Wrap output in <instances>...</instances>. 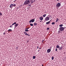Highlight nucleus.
<instances>
[{"mask_svg":"<svg viewBox=\"0 0 66 66\" xmlns=\"http://www.w3.org/2000/svg\"><path fill=\"white\" fill-rule=\"evenodd\" d=\"M55 23L54 22H53L51 24L52 25H54V24H55Z\"/></svg>","mask_w":66,"mask_h":66,"instance_id":"obj_18","label":"nucleus"},{"mask_svg":"<svg viewBox=\"0 0 66 66\" xmlns=\"http://www.w3.org/2000/svg\"><path fill=\"white\" fill-rule=\"evenodd\" d=\"M19 25V24L18 23L15 24L14 25V28H16V27H18V26Z\"/></svg>","mask_w":66,"mask_h":66,"instance_id":"obj_7","label":"nucleus"},{"mask_svg":"<svg viewBox=\"0 0 66 66\" xmlns=\"http://www.w3.org/2000/svg\"><path fill=\"white\" fill-rule=\"evenodd\" d=\"M16 4H11L10 5V8H13V7H15L16 6Z\"/></svg>","mask_w":66,"mask_h":66,"instance_id":"obj_2","label":"nucleus"},{"mask_svg":"<svg viewBox=\"0 0 66 66\" xmlns=\"http://www.w3.org/2000/svg\"><path fill=\"white\" fill-rule=\"evenodd\" d=\"M31 6V5H29V6Z\"/></svg>","mask_w":66,"mask_h":66,"instance_id":"obj_36","label":"nucleus"},{"mask_svg":"<svg viewBox=\"0 0 66 66\" xmlns=\"http://www.w3.org/2000/svg\"><path fill=\"white\" fill-rule=\"evenodd\" d=\"M47 15V14H45L43 15V17H45L46 16V15Z\"/></svg>","mask_w":66,"mask_h":66,"instance_id":"obj_19","label":"nucleus"},{"mask_svg":"<svg viewBox=\"0 0 66 66\" xmlns=\"http://www.w3.org/2000/svg\"><path fill=\"white\" fill-rule=\"evenodd\" d=\"M43 41H44V40H43L42 41V42H43Z\"/></svg>","mask_w":66,"mask_h":66,"instance_id":"obj_38","label":"nucleus"},{"mask_svg":"<svg viewBox=\"0 0 66 66\" xmlns=\"http://www.w3.org/2000/svg\"><path fill=\"white\" fill-rule=\"evenodd\" d=\"M25 31H26V32H28V31H29V30H28L27 29H25Z\"/></svg>","mask_w":66,"mask_h":66,"instance_id":"obj_22","label":"nucleus"},{"mask_svg":"<svg viewBox=\"0 0 66 66\" xmlns=\"http://www.w3.org/2000/svg\"><path fill=\"white\" fill-rule=\"evenodd\" d=\"M16 1H17V0H15V1H13L14 2H15Z\"/></svg>","mask_w":66,"mask_h":66,"instance_id":"obj_34","label":"nucleus"},{"mask_svg":"<svg viewBox=\"0 0 66 66\" xmlns=\"http://www.w3.org/2000/svg\"><path fill=\"white\" fill-rule=\"evenodd\" d=\"M55 51H57V48H56Z\"/></svg>","mask_w":66,"mask_h":66,"instance_id":"obj_30","label":"nucleus"},{"mask_svg":"<svg viewBox=\"0 0 66 66\" xmlns=\"http://www.w3.org/2000/svg\"><path fill=\"white\" fill-rule=\"evenodd\" d=\"M50 19V17L48 16H46L45 18V21H48Z\"/></svg>","mask_w":66,"mask_h":66,"instance_id":"obj_3","label":"nucleus"},{"mask_svg":"<svg viewBox=\"0 0 66 66\" xmlns=\"http://www.w3.org/2000/svg\"><path fill=\"white\" fill-rule=\"evenodd\" d=\"M61 30H60L58 32L59 33H61Z\"/></svg>","mask_w":66,"mask_h":66,"instance_id":"obj_27","label":"nucleus"},{"mask_svg":"<svg viewBox=\"0 0 66 66\" xmlns=\"http://www.w3.org/2000/svg\"><path fill=\"white\" fill-rule=\"evenodd\" d=\"M41 49V48L40 47V48H39V49Z\"/></svg>","mask_w":66,"mask_h":66,"instance_id":"obj_37","label":"nucleus"},{"mask_svg":"<svg viewBox=\"0 0 66 66\" xmlns=\"http://www.w3.org/2000/svg\"><path fill=\"white\" fill-rule=\"evenodd\" d=\"M12 25H11L10 26V28H12L13 27V26Z\"/></svg>","mask_w":66,"mask_h":66,"instance_id":"obj_29","label":"nucleus"},{"mask_svg":"<svg viewBox=\"0 0 66 66\" xmlns=\"http://www.w3.org/2000/svg\"><path fill=\"white\" fill-rule=\"evenodd\" d=\"M47 53H50V52H51V49H48L47 50Z\"/></svg>","mask_w":66,"mask_h":66,"instance_id":"obj_8","label":"nucleus"},{"mask_svg":"<svg viewBox=\"0 0 66 66\" xmlns=\"http://www.w3.org/2000/svg\"><path fill=\"white\" fill-rule=\"evenodd\" d=\"M24 33L26 35H27L28 34V33H27L26 32H24Z\"/></svg>","mask_w":66,"mask_h":66,"instance_id":"obj_11","label":"nucleus"},{"mask_svg":"<svg viewBox=\"0 0 66 66\" xmlns=\"http://www.w3.org/2000/svg\"><path fill=\"white\" fill-rule=\"evenodd\" d=\"M63 24H60L59 25V27H63Z\"/></svg>","mask_w":66,"mask_h":66,"instance_id":"obj_21","label":"nucleus"},{"mask_svg":"<svg viewBox=\"0 0 66 66\" xmlns=\"http://www.w3.org/2000/svg\"><path fill=\"white\" fill-rule=\"evenodd\" d=\"M30 3V1H29V0H27L24 2V5H27V4H29V3Z\"/></svg>","mask_w":66,"mask_h":66,"instance_id":"obj_1","label":"nucleus"},{"mask_svg":"<svg viewBox=\"0 0 66 66\" xmlns=\"http://www.w3.org/2000/svg\"><path fill=\"white\" fill-rule=\"evenodd\" d=\"M30 25L31 26H33V24L32 23H30Z\"/></svg>","mask_w":66,"mask_h":66,"instance_id":"obj_23","label":"nucleus"},{"mask_svg":"<svg viewBox=\"0 0 66 66\" xmlns=\"http://www.w3.org/2000/svg\"><path fill=\"white\" fill-rule=\"evenodd\" d=\"M33 59H35V56H34L33 57Z\"/></svg>","mask_w":66,"mask_h":66,"instance_id":"obj_26","label":"nucleus"},{"mask_svg":"<svg viewBox=\"0 0 66 66\" xmlns=\"http://www.w3.org/2000/svg\"><path fill=\"white\" fill-rule=\"evenodd\" d=\"M61 3H57L56 5V6L57 7H59L61 6Z\"/></svg>","mask_w":66,"mask_h":66,"instance_id":"obj_4","label":"nucleus"},{"mask_svg":"<svg viewBox=\"0 0 66 66\" xmlns=\"http://www.w3.org/2000/svg\"><path fill=\"white\" fill-rule=\"evenodd\" d=\"M29 28H30L29 27L27 28H26V29H27L28 30V29H29Z\"/></svg>","mask_w":66,"mask_h":66,"instance_id":"obj_31","label":"nucleus"},{"mask_svg":"<svg viewBox=\"0 0 66 66\" xmlns=\"http://www.w3.org/2000/svg\"><path fill=\"white\" fill-rule=\"evenodd\" d=\"M34 26H36L37 24V23L36 22H35L34 23Z\"/></svg>","mask_w":66,"mask_h":66,"instance_id":"obj_13","label":"nucleus"},{"mask_svg":"<svg viewBox=\"0 0 66 66\" xmlns=\"http://www.w3.org/2000/svg\"><path fill=\"white\" fill-rule=\"evenodd\" d=\"M62 49H63V47H60V49H59V50H62Z\"/></svg>","mask_w":66,"mask_h":66,"instance_id":"obj_17","label":"nucleus"},{"mask_svg":"<svg viewBox=\"0 0 66 66\" xmlns=\"http://www.w3.org/2000/svg\"><path fill=\"white\" fill-rule=\"evenodd\" d=\"M39 19L40 20H43V17L42 16H40L39 18Z\"/></svg>","mask_w":66,"mask_h":66,"instance_id":"obj_9","label":"nucleus"},{"mask_svg":"<svg viewBox=\"0 0 66 66\" xmlns=\"http://www.w3.org/2000/svg\"><path fill=\"white\" fill-rule=\"evenodd\" d=\"M59 0H57V1H59Z\"/></svg>","mask_w":66,"mask_h":66,"instance_id":"obj_40","label":"nucleus"},{"mask_svg":"<svg viewBox=\"0 0 66 66\" xmlns=\"http://www.w3.org/2000/svg\"><path fill=\"white\" fill-rule=\"evenodd\" d=\"M29 1L30 2H31V3H33V1L32 0H30Z\"/></svg>","mask_w":66,"mask_h":66,"instance_id":"obj_15","label":"nucleus"},{"mask_svg":"<svg viewBox=\"0 0 66 66\" xmlns=\"http://www.w3.org/2000/svg\"><path fill=\"white\" fill-rule=\"evenodd\" d=\"M16 24V22H14V23L12 24V26H13V25H14V24Z\"/></svg>","mask_w":66,"mask_h":66,"instance_id":"obj_20","label":"nucleus"},{"mask_svg":"<svg viewBox=\"0 0 66 66\" xmlns=\"http://www.w3.org/2000/svg\"><path fill=\"white\" fill-rule=\"evenodd\" d=\"M3 1L4 0H3Z\"/></svg>","mask_w":66,"mask_h":66,"instance_id":"obj_42","label":"nucleus"},{"mask_svg":"<svg viewBox=\"0 0 66 66\" xmlns=\"http://www.w3.org/2000/svg\"><path fill=\"white\" fill-rule=\"evenodd\" d=\"M59 20V19H58V18H57L56 19V21H55V22H57V21H58V20Z\"/></svg>","mask_w":66,"mask_h":66,"instance_id":"obj_16","label":"nucleus"},{"mask_svg":"<svg viewBox=\"0 0 66 66\" xmlns=\"http://www.w3.org/2000/svg\"><path fill=\"white\" fill-rule=\"evenodd\" d=\"M60 47L59 46V45H57L56 46V48H57L58 49H59V48H60Z\"/></svg>","mask_w":66,"mask_h":66,"instance_id":"obj_12","label":"nucleus"},{"mask_svg":"<svg viewBox=\"0 0 66 66\" xmlns=\"http://www.w3.org/2000/svg\"><path fill=\"white\" fill-rule=\"evenodd\" d=\"M3 34H4V35H5V32Z\"/></svg>","mask_w":66,"mask_h":66,"instance_id":"obj_35","label":"nucleus"},{"mask_svg":"<svg viewBox=\"0 0 66 66\" xmlns=\"http://www.w3.org/2000/svg\"><path fill=\"white\" fill-rule=\"evenodd\" d=\"M53 59H54V57L53 56L52 57V60H53Z\"/></svg>","mask_w":66,"mask_h":66,"instance_id":"obj_24","label":"nucleus"},{"mask_svg":"<svg viewBox=\"0 0 66 66\" xmlns=\"http://www.w3.org/2000/svg\"><path fill=\"white\" fill-rule=\"evenodd\" d=\"M27 35H28V36H30V35H29V34H27Z\"/></svg>","mask_w":66,"mask_h":66,"instance_id":"obj_33","label":"nucleus"},{"mask_svg":"<svg viewBox=\"0 0 66 66\" xmlns=\"http://www.w3.org/2000/svg\"><path fill=\"white\" fill-rule=\"evenodd\" d=\"M38 48H39V46H37V48L38 49Z\"/></svg>","mask_w":66,"mask_h":66,"instance_id":"obj_32","label":"nucleus"},{"mask_svg":"<svg viewBox=\"0 0 66 66\" xmlns=\"http://www.w3.org/2000/svg\"><path fill=\"white\" fill-rule=\"evenodd\" d=\"M2 13L1 12H0V16H2Z\"/></svg>","mask_w":66,"mask_h":66,"instance_id":"obj_25","label":"nucleus"},{"mask_svg":"<svg viewBox=\"0 0 66 66\" xmlns=\"http://www.w3.org/2000/svg\"><path fill=\"white\" fill-rule=\"evenodd\" d=\"M49 29V28H47V30H49V29Z\"/></svg>","mask_w":66,"mask_h":66,"instance_id":"obj_28","label":"nucleus"},{"mask_svg":"<svg viewBox=\"0 0 66 66\" xmlns=\"http://www.w3.org/2000/svg\"><path fill=\"white\" fill-rule=\"evenodd\" d=\"M38 51H39V50H38Z\"/></svg>","mask_w":66,"mask_h":66,"instance_id":"obj_39","label":"nucleus"},{"mask_svg":"<svg viewBox=\"0 0 66 66\" xmlns=\"http://www.w3.org/2000/svg\"><path fill=\"white\" fill-rule=\"evenodd\" d=\"M64 29V28L63 27H61L60 28L59 30H60L61 31H63Z\"/></svg>","mask_w":66,"mask_h":66,"instance_id":"obj_5","label":"nucleus"},{"mask_svg":"<svg viewBox=\"0 0 66 66\" xmlns=\"http://www.w3.org/2000/svg\"><path fill=\"white\" fill-rule=\"evenodd\" d=\"M11 31H12V30L11 29H9L8 30V32H11Z\"/></svg>","mask_w":66,"mask_h":66,"instance_id":"obj_14","label":"nucleus"},{"mask_svg":"<svg viewBox=\"0 0 66 66\" xmlns=\"http://www.w3.org/2000/svg\"><path fill=\"white\" fill-rule=\"evenodd\" d=\"M35 21V19H33L30 21H29V22H30V23H31V22H34Z\"/></svg>","mask_w":66,"mask_h":66,"instance_id":"obj_6","label":"nucleus"},{"mask_svg":"<svg viewBox=\"0 0 66 66\" xmlns=\"http://www.w3.org/2000/svg\"><path fill=\"white\" fill-rule=\"evenodd\" d=\"M50 48H51V47H50Z\"/></svg>","mask_w":66,"mask_h":66,"instance_id":"obj_41","label":"nucleus"},{"mask_svg":"<svg viewBox=\"0 0 66 66\" xmlns=\"http://www.w3.org/2000/svg\"><path fill=\"white\" fill-rule=\"evenodd\" d=\"M51 20H50L49 21L47 22L46 23V24H49L50 23V22H51Z\"/></svg>","mask_w":66,"mask_h":66,"instance_id":"obj_10","label":"nucleus"}]
</instances>
